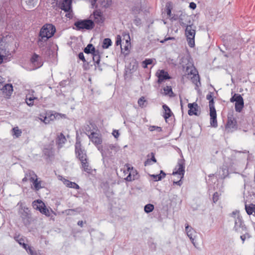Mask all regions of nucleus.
I'll return each mask as SVG.
<instances>
[{
    "instance_id": "nucleus-1",
    "label": "nucleus",
    "mask_w": 255,
    "mask_h": 255,
    "mask_svg": "<svg viewBox=\"0 0 255 255\" xmlns=\"http://www.w3.org/2000/svg\"><path fill=\"white\" fill-rule=\"evenodd\" d=\"M179 150L181 158L178 159L177 164L174 170L173 171L172 175H175L178 174L180 176V179L179 180L177 181H173V185H177L180 186L183 183L182 179L183 178L185 173V161L184 159L181 151L180 149Z\"/></svg>"
},
{
    "instance_id": "nucleus-2",
    "label": "nucleus",
    "mask_w": 255,
    "mask_h": 255,
    "mask_svg": "<svg viewBox=\"0 0 255 255\" xmlns=\"http://www.w3.org/2000/svg\"><path fill=\"white\" fill-rule=\"evenodd\" d=\"M74 25L76 27L75 29L78 31L84 29L89 30L95 27L94 22L89 18L78 20L74 22Z\"/></svg>"
},
{
    "instance_id": "nucleus-3",
    "label": "nucleus",
    "mask_w": 255,
    "mask_h": 255,
    "mask_svg": "<svg viewBox=\"0 0 255 255\" xmlns=\"http://www.w3.org/2000/svg\"><path fill=\"white\" fill-rule=\"evenodd\" d=\"M56 32V28L52 24L47 23L44 25L39 33V37L48 39L52 37Z\"/></svg>"
},
{
    "instance_id": "nucleus-4",
    "label": "nucleus",
    "mask_w": 255,
    "mask_h": 255,
    "mask_svg": "<svg viewBox=\"0 0 255 255\" xmlns=\"http://www.w3.org/2000/svg\"><path fill=\"white\" fill-rule=\"evenodd\" d=\"M185 34L189 46L193 48L195 46L196 26L194 24L187 26L185 28Z\"/></svg>"
},
{
    "instance_id": "nucleus-5",
    "label": "nucleus",
    "mask_w": 255,
    "mask_h": 255,
    "mask_svg": "<svg viewBox=\"0 0 255 255\" xmlns=\"http://www.w3.org/2000/svg\"><path fill=\"white\" fill-rule=\"evenodd\" d=\"M75 152L76 157H77L80 161L87 160V156L86 151L84 149L81 148V141L78 136L76 137V141L75 144Z\"/></svg>"
},
{
    "instance_id": "nucleus-6",
    "label": "nucleus",
    "mask_w": 255,
    "mask_h": 255,
    "mask_svg": "<svg viewBox=\"0 0 255 255\" xmlns=\"http://www.w3.org/2000/svg\"><path fill=\"white\" fill-rule=\"evenodd\" d=\"M231 103L235 102V109L236 112L240 113L244 107V99L241 95L239 94H234L230 100Z\"/></svg>"
},
{
    "instance_id": "nucleus-7",
    "label": "nucleus",
    "mask_w": 255,
    "mask_h": 255,
    "mask_svg": "<svg viewBox=\"0 0 255 255\" xmlns=\"http://www.w3.org/2000/svg\"><path fill=\"white\" fill-rule=\"evenodd\" d=\"M40 120L45 124H49L50 121L56 119H59L61 117V114L53 111L46 112L44 115H40Z\"/></svg>"
},
{
    "instance_id": "nucleus-8",
    "label": "nucleus",
    "mask_w": 255,
    "mask_h": 255,
    "mask_svg": "<svg viewBox=\"0 0 255 255\" xmlns=\"http://www.w3.org/2000/svg\"><path fill=\"white\" fill-rule=\"evenodd\" d=\"M234 230L237 233L243 234L244 232L247 231V227L245 224L241 216H238L235 220Z\"/></svg>"
},
{
    "instance_id": "nucleus-9",
    "label": "nucleus",
    "mask_w": 255,
    "mask_h": 255,
    "mask_svg": "<svg viewBox=\"0 0 255 255\" xmlns=\"http://www.w3.org/2000/svg\"><path fill=\"white\" fill-rule=\"evenodd\" d=\"M90 18H91V19H93V21L94 22L95 24H97L100 26H101L104 23L105 20L103 13L99 9L94 10L90 15Z\"/></svg>"
},
{
    "instance_id": "nucleus-10",
    "label": "nucleus",
    "mask_w": 255,
    "mask_h": 255,
    "mask_svg": "<svg viewBox=\"0 0 255 255\" xmlns=\"http://www.w3.org/2000/svg\"><path fill=\"white\" fill-rule=\"evenodd\" d=\"M18 213L22 219L23 224L25 226L29 225L30 222L31 213L28 208L26 207H21Z\"/></svg>"
},
{
    "instance_id": "nucleus-11",
    "label": "nucleus",
    "mask_w": 255,
    "mask_h": 255,
    "mask_svg": "<svg viewBox=\"0 0 255 255\" xmlns=\"http://www.w3.org/2000/svg\"><path fill=\"white\" fill-rule=\"evenodd\" d=\"M179 23L182 27H187L188 25H193V23L191 21V17L190 16L185 14L181 13L179 18Z\"/></svg>"
},
{
    "instance_id": "nucleus-12",
    "label": "nucleus",
    "mask_w": 255,
    "mask_h": 255,
    "mask_svg": "<svg viewBox=\"0 0 255 255\" xmlns=\"http://www.w3.org/2000/svg\"><path fill=\"white\" fill-rule=\"evenodd\" d=\"M156 76L158 78L157 82L159 84L162 83L164 81L171 78L168 72L164 70H161L157 71L156 73Z\"/></svg>"
},
{
    "instance_id": "nucleus-13",
    "label": "nucleus",
    "mask_w": 255,
    "mask_h": 255,
    "mask_svg": "<svg viewBox=\"0 0 255 255\" xmlns=\"http://www.w3.org/2000/svg\"><path fill=\"white\" fill-rule=\"evenodd\" d=\"M185 231L192 243L195 245L194 240L197 236V232L193 228L189 226L188 224L185 226Z\"/></svg>"
},
{
    "instance_id": "nucleus-14",
    "label": "nucleus",
    "mask_w": 255,
    "mask_h": 255,
    "mask_svg": "<svg viewBox=\"0 0 255 255\" xmlns=\"http://www.w3.org/2000/svg\"><path fill=\"white\" fill-rule=\"evenodd\" d=\"M89 138L96 145H100L102 142V139L99 134L94 131L91 132L90 134H88Z\"/></svg>"
},
{
    "instance_id": "nucleus-15",
    "label": "nucleus",
    "mask_w": 255,
    "mask_h": 255,
    "mask_svg": "<svg viewBox=\"0 0 255 255\" xmlns=\"http://www.w3.org/2000/svg\"><path fill=\"white\" fill-rule=\"evenodd\" d=\"M194 72H193V70H191L190 71V74L191 75H193V77L191 78V81L195 85L196 88L195 89H197L199 86H201V82L200 81V77L199 75L198 74L197 71L194 69Z\"/></svg>"
},
{
    "instance_id": "nucleus-16",
    "label": "nucleus",
    "mask_w": 255,
    "mask_h": 255,
    "mask_svg": "<svg viewBox=\"0 0 255 255\" xmlns=\"http://www.w3.org/2000/svg\"><path fill=\"white\" fill-rule=\"evenodd\" d=\"M210 125L212 127L217 128L218 123L217 120V114L216 109L210 110Z\"/></svg>"
},
{
    "instance_id": "nucleus-17",
    "label": "nucleus",
    "mask_w": 255,
    "mask_h": 255,
    "mask_svg": "<svg viewBox=\"0 0 255 255\" xmlns=\"http://www.w3.org/2000/svg\"><path fill=\"white\" fill-rule=\"evenodd\" d=\"M188 107L189 110L188 111V114L189 116H198L197 111H198V106L196 103H189L188 104Z\"/></svg>"
},
{
    "instance_id": "nucleus-18",
    "label": "nucleus",
    "mask_w": 255,
    "mask_h": 255,
    "mask_svg": "<svg viewBox=\"0 0 255 255\" xmlns=\"http://www.w3.org/2000/svg\"><path fill=\"white\" fill-rule=\"evenodd\" d=\"M29 174L30 175L32 174L34 176V177H30L29 180L31 182H33L35 190L36 191L39 190L42 188L41 186V181H38L37 178L34 179V177H37V175L34 173L33 171H30L29 172Z\"/></svg>"
},
{
    "instance_id": "nucleus-19",
    "label": "nucleus",
    "mask_w": 255,
    "mask_h": 255,
    "mask_svg": "<svg viewBox=\"0 0 255 255\" xmlns=\"http://www.w3.org/2000/svg\"><path fill=\"white\" fill-rule=\"evenodd\" d=\"M72 0H63L60 3V8L65 12H69L71 10V4Z\"/></svg>"
},
{
    "instance_id": "nucleus-20",
    "label": "nucleus",
    "mask_w": 255,
    "mask_h": 255,
    "mask_svg": "<svg viewBox=\"0 0 255 255\" xmlns=\"http://www.w3.org/2000/svg\"><path fill=\"white\" fill-rule=\"evenodd\" d=\"M237 128V121L233 117H228V121L226 125V129L228 130L230 128Z\"/></svg>"
},
{
    "instance_id": "nucleus-21",
    "label": "nucleus",
    "mask_w": 255,
    "mask_h": 255,
    "mask_svg": "<svg viewBox=\"0 0 255 255\" xmlns=\"http://www.w3.org/2000/svg\"><path fill=\"white\" fill-rule=\"evenodd\" d=\"M2 92L5 94L6 96L9 97L13 92V87L11 84H6L2 87L1 89Z\"/></svg>"
},
{
    "instance_id": "nucleus-22",
    "label": "nucleus",
    "mask_w": 255,
    "mask_h": 255,
    "mask_svg": "<svg viewBox=\"0 0 255 255\" xmlns=\"http://www.w3.org/2000/svg\"><path fill=\"white\" fill-rule=\"evenodd\" d=\"M229 175V171L227 166L223 165L220 168L218 171L219 178L223 179L227 177Z\"/></svg>"
},
{
    "instance_id": "nucleus-23",
    "label": "nucleus",
    "mask_w": 255,
    "mask_h": 255,
    "mask_svg": "<svg viewBox=\"0 0 255 255\" xmlns=\"http://www.w3.org/2000/svg\"><path fill=\"white\" fill-rule=\"evenodd\" d=\"M47 40L48 39H45V38H42V37H39L37 42V45L40 50L43 51L46 49Z\"/></svg>"
},
{
    "instance_id": "nucleus-24",
    "label": "nucleus",
    "mask_w": 255,
    "mask_h": 255,
    "mask_svg": "<svg viewBox=\"0 0 255 255\" xmlns=\"http://www.w3.org/2000/svg\"><path fill=\"white\" fill-rule=\"evenodd\" d=\"M66 141V139L62 133H60L56 139V143L58 145L59 148L62 147L63 144L65 143Z\"/></svg>"
},
{
    "instance_id": "nucleus-25",
    "label": "nucleus",
    "mask_w": 255,
    "mask_h": 255,
    "mask_svg": "<svg viewBox=\"0 0 255 255\" xmlns=\"http://www.w3.org/2000/svg\"><path fill=\"white\" fill-rule=\"evenodd\" d=\"M32 206L34 209L38 210L39 212L42 210V209L45 207V204L41 200L34 201L32 203Z\"/></svg>"
},
{
    "instance_id": "nucleus-26",
    "label": "nucleus",
    "mask_w": 255,
    "mask_h": 255,
    "mask_svg": "<svg viewBox=\"0 0 255 255\" xmlns=\"http://www.w3.org/2000/svg\"><path fill=\"white\" fill-rule=\"evenodd\" d=\"M63 182L68 187L76 189H79L80 188L79 186L77 183L75 182H71L69 180L64 178Z\"/></svg>"
},
{
    "instance_id": "nucleus-27",
    "label": "nucleus",
    "mask_w": 255,
    "mask_h": 255,
    "mask_svg": "<svg viewBox=\"0 0 255 255\" xmlns=\"http://www.w3.org/2000/svg\"><path fill=\"white\" fill-rule=\"evenodd\" d=\"M162 108L164 111V114L163 115V117L165 120L170 118L172 115H173L170 109L169 108L168 106L165 104H164L162 106Z\"/></svg>"
},
{
    "instance_id": "nucleus-28",
    "label": "nucleus",
    "mask_w": 255,
    "mask_h": 255,
    "mask_svg": "<svg viewBox=\"0 0 255 255\" xmlns=\"http://www.w3.org/2000/svg\"><path fill=\"white\" fill-rule=\"evenodd\" d=\"M213 94V93L212 92H210L206 96V99L209 101V106L210 110L215 109Z\"/></svg>"
},
{
    "instance_id": "nucleus-29",
    "label": "nucleus",
    "mask_w": 255,
    "mask_h": 255,
    "mask_svg": "<svg viewBox=\"0 0 255 255\" xmlns=\"http://www.w3.org/2000/svg\"><path fill=\"white\" fill-rule=\"evenodd\" d=\"M101 54L102 53H101L99 50H97L94 53L92 54L94 63H96L98 65H99V63L101 61Z\"/></svg>"
},
{
    "instance_id": "nucleus-30",
    "label": "nucleus",
    "mask_w": 255,
    "mask_h": 255,
    "mask_svg": "<svg viewBox=\"0 0 255 255\" xmlns=\"http://www.w3.org/2000/svg\"><path fill=\"white\" fill-rule=\"evenodd\" d=\"M97 50L95 47L91 43L88 44L86 47L84 49V52L86 54H93Z\"/></svg>"
},
{
    "instance_id": "nucleus-31",
    "label": "nucleus",
    "mask_w": 255,
    "mask_h": 255,
    "mask_svg": "<svg viewBox=\"0 0 255 255\" xmlns=\"http://www.w3.org/2000/svg\"><path fill=\"white\" fill-rule=\"evenodd\" d=\"M141 11V7L136 5L132 6L130 9L131 13L133 16H138V14H139Z\"/></svg>"
},
{
    "instance_id": "nucleus-32",
    "label": "nucleus",
    "mask_w": 255,
    "mask_h": 255,
    "mask_svg": "<svg viewBox=\"0 0 255 255\" xmlns=\"http://www.w3.org/2000/svg\"><path fill=\"white\" fill-rule=\"evenodd\" d=\"M154 153L153 152H151V158H148L144 162V165L145 166L151 165L152 163H151V161H152L154 163L156 162V159L155 158Z\"/></svg>"
},
{
    "instance_id": "nucleus-33",
    "label": "nucleus",
    "mask_w": 255,
    "mask_h": 255,
    "mask_svg": "<svg viewBox=\"0 0 255 255\" xmlns=\"http://www.w3.org/2000/svg\"><path fill=\"white\" fill-rule=\"evenodd\" d=\"M245 209L248 215H250L252 214L253 212H254L255 214V205L252 204L251 205L248 206L246 204Z\"/></svg>"
},
{
    "instance_id": "nucleus-34",
    "label": "nucleus",
    "mask_w": 255,
    "mask_h": 255,
    "mask_svg": "<svg viewBox=\"0 0 255 255\" xmlns=\"http://www.w3.org/2000/svg\"><path fill=\"white\" fill-rule=\"evenodd\" d=\"M112 44V41L109 38H106L103 40L102 47L104 49H108Z\"/></svg>"
},
{
    "instance_id": "nucleus-35",
    "label": "nucleus",
    "mask_w": 255,
    "mask_h": 255,
    "mask_svg": "<svg viewBox=\"0 0 255 255\" xmlns=\"http://www.w3.org/2000/svg\"><path fill=\"white\" fill-rule=\"evenodd\" d=\"M81 162L82 164V167L83 168L84 170L88 173H90L91 172V168L89 167L87 160H81Z\"/></svg>"
},
{
    "instance_id": "nucleus-36",
    "label": "nucleus",
    "mask_w": 255,
    "mask_h": 255,
    "mask_svg": "<svg viewBox=\"0 0 255 255\" xmlns=\"http://www.w3.org/2000/svg\"><path fill=\"white\" fill-rule=\"evenodd\" d=\"M165 95H169L170 97H173L174 93L172 91V87L170 86H166L163 88Z\"/></svg>"
},
{
    "instance_id": "nucleus-37",
    "label": "nucleus",
    "mask_w": 255,
    "mask_h": 255,
    "mask_svg": "<svg viewBox=\"0 0 255 255\" xmlns=\"http://www.w3.org/2000/svg\"><path fill=\"white\" fill-rule=\"evenodd\" d=\"M43 153L48 158H50L53 155V151L51 148H44L43 149Z\"/></svg>"
},
{
    "instance_id": "nucleus-38",
    "label": "nucleus",
    "mask_w": 255,
    "mask_h": 255,
    "mask_svg": "<svg viewBox=\"0 0 255 255\" xmlns=\"http://www.w3.org/2000/svg\"><path fill=\"white\" fill-rule=\"evenodd\" d=\"M154 206L152 204H147L144 206V211L146 213H149L153 211Z\"/></svg>"
},
{
    "instance_id": "nucleus-39",
    "label": "nucleus",
    "mask_w": 255,
    "mask_h": 255,
    "mask_svg": "<svg viewBox=\"0 0 255 255\" xmlns=\"http://www.w3.org/2000/svg\"><path fill=\"white\" fill-rule=\"evenodd\" d=\"M24 1L29 8H32L35 6L37 3V0H21Z\"/></svg>"
},
{
    "instance_id": "nucleus-40",
    "label": "nucleus",
    "mask_w": 255,
    "mask_h": 255,
    "mask_svg": "<svg viewBox=\"0 0 255 255\" xmlns=\"http://www.w3.org/2000/svg\"><path fill=\"white\" fill-rule=\"evenodd\" d=\"M26 252L28 254H30V255H41L40 251H34L33 248L30 246L27 249V251Z\"/></svg>"
},
{
    "instance_id": "nucleus-41",
    "label": "nucleus",
    "mask_w": 255,
    "mask_h": 255,
    "mask_svg": "<svg viewBox=\"0 0 255 255\" xmlns=\"http://www.w3.org/2000/svg\"><path fill=\"white\" fill-rule=\"evenodd\" d=\"M17 243L20 245H21L22 248L26 250V251H27V249L29 248L30 246L24 243V240L23 238H20Z\"/></svg>"
},
{
    "instance_id": "nucleus-42",
    "label": "nucleus",
    "mask_w": 255,
    "mask_h": 255,
    "mask_svg": "<svg viewBox=\"0 0 255 255\" xmlns=\"http://www.w3.org/2000/svg\"><path fill=\"white\" fill-rule=\"evenodd\" d=\"M40 58L38 55L34 53L30 59V61L34 65H36V61H38Z\"/></svg>"
},
{
    "instance_id": "nucleus-43",
    "label": "nucleus",
    "mask_w": 255,
    "mask_h": 255,
    "mask_svg": "<svg viewBox=\"0 0 255 255\" xmlns=\"http://www.w3.org/2000/svg\"><path fill=\"white\" fill-rule=\"evenodd\" d=\"M109 148L113 151L114 153H116L120 150V147L117 144H110L109 145Z\"/></svg>"
},
{
    "instance_id": "nucleus-44",
    "label": "nucleus",
    "mask_w": 255,
    "mask_h": 255,
    "mask_svg": "<svg viewBox=\"0 0 255 255\" xmlns=\"http://www.w3.org/2000/svg\"><path fill=\"white\" fill-rule=\"evenodd\" d=\"M134 63L135 64V65H133L132 66V68H130V67L129 68V69H128V68H127V69L126 70V74L128 72H129V73H133L136 70V68H137V64L136 63V61H135ZM130 66H131V63H130Z\"/></svg>"
},
{
    "instance_id": "nucleus-45",
    "label": "nucleus",
    "mask_w": 255,
    "mask_h": 255,
    "mask_svg": "<svg viewBox=\"0 0 255 255\" xmlns=\"http://www.w3.org/2000/svg\"><path fill=\"white\" fill-rule=\"evenodd\" d=\"M149 175L154 181H158L162 179L160 174H149Z\"/></svg>"
},
{
    "instance_id": "nucleus-46",
    "label": "nucleus",
    "mask_w": 255,
    "mask_h": 255,
    "mask_svg": "<svg viewBox=\"0 0 255 255\" xmlns=\"http://www.w3.org/2000/svg\"><path fill=\"white\" fill-rule=\"evenodd\" d=\"M36 98L34 97H30L26 98V103L27 104V105L29 106H31L33 105V101L34 100L36 99Z\"/></svg>"
},
{
    "instance_id": "nucleus-47",
    "label": "nucleus",
    "mask_w": 255,
    "mask_h": 255,
    "mask_svg": "<svg viewBox=\"0 0 255 255\" xmlns=\"http://www.w3.org/2000/svg\"><path fill=\"white\" fill-rule=\"evenodd\" d=\"M148 129L150 131L156 130L158 132H160L162 131V128L161 127L156 126H150Z\"/></svg>"
},
{
    "instance_id": "nucleus-48",
    "label": "nucleus",
    "mask_w": 255,
    "mask_h": 255,
    "mask_svg": "<svg viewBox=\"0 0 255 255\" xmlns=\"http://www.w3.org/2000/svg\"><path fill=\"white\" fill-rule=\"evenodd\" d=\"M13 132L14 133V135H15L16 137H18L21 135L22 133L21 130L19 129L18 127H15L12 128Z\"/></svg>"
},
{
    "instance_id": "nucleus-49",
    "label": "nucleus",
    "mask_w": 255,
    "mask_h": 255,
    "mask_svg": "<svg viewBox=\"0 0 255 255\" xmlns=\"http://www.w3.org/2000/svg\"><path fill=\"white\" fill-rule=\"evenodd\" d=\"M133 23L136 26H139L141 23V19L138 16H134Z\"/></svg>"
},
{
    "instance_id": "nucleus-50",
    "label": "nucleus",
    "mask_w": 255,
    "mask_h": 255,
    "mask_svg": "<svg viewBox=\"0 0 255 255\" xmlns=\"http://www.w3.org/2000/svg\"><path fill=\"white\" fill-rule=\"evenodd\" d=\"M102 4L106 7H108L109 5H111V3H112V0H103L102 1Z\"/></svg>"
},
{
    "instance_id": "nucleus-51",
    "label": "nucleus",
    "mask_w": 255,
    "mask_h": 255,
    "mask_svg": "<svg viewBox=\"0 0 255 255\" xmlns=\"http://www.w3.org/2000/svg\"><path fill=\"white\" fill-rule=\"evenodd\" d=\"M230 216L231 217L234 218V221H235V219H236L238 216H241V215H240L239 211L236 210V211H233L231 213H230Z\"/></svg>"
},
{
    "instance_id": "nucleus-52",
    "label": "nucleus",
    "mask_w": 255,
    "mask_h": 255,
    "mask_svg": "<svg viewBox=\"0 0 255 255\" xmlns=\"http://www.w3.org/2000/svg\"><path fill=\"white\" fill-rule=\"evenodd\" d=\"M41 213L46 215V216H49L50 215V212L49 210L45 207L43 208L41 211L40 212Z\"/></svg>"
},
{
    "instance_id": "nucleus-53",
    "label": "nucleus",
    "mask_w": 255,
    "mask_h": 255,
    "mask_svg": "<svg viewBox=\"0 0 255 255\" xmlns=\"http://www.w3.org/2000/svg\"><path fill=\"white\" fill-rule=\"evenodd\" d=\"M219 194L217 192H216L214 193L212 199L214 203H216L219 200Z\"/></svg>"
},
{
    "instance_id": "nucleus-54",
    "label": "nucleus",
    "mask_w": 255,
    "mask_h": 255,
    "mask_svg": "<svg viewBox=\"0 0 255 255\" xmlns=\"http://www.w3.org/2000/svg\"><path fill=\"white\" fill-rule=\"evenodd\" d=\"M146 102L145 100L143 97L140 98L138 100V104L140 107H143L144 105V103Z\"/></svg>"
},
{
    "instance_id": "nucleus-55",
    "label": "nucleus",
    "mask_w": 255,
    "mask_h": 255,
    "mask_svg": "<svg viewBox=\"0 0 255 255\" xmlns=\"http://www.w3.org/2000/svg\"><path fill=\"white\" fill-rule=\"evenodd\" d=\"M122 39L120 35H118L116 37V45H120L121 46Z\"/></svg>"
},
{
    "instance_id": "nucleus-56",
    "label": "nucleus",
    "mask_w": 255,
    "mask_h": 255,
    "mask_svg": "<svg viewBox=\"0 0 255 255\" xmlns=\"http://www.w3.org/2000/svg\"><path fill=\"white\" fill-rule=\"evenodd\" d=\"M78 56L79 59L82 60L84 63L86 62V60L83 52H80Z\"/></svg>"
},
{
    "instance_id": "nucleus-57",
    "label": "nucleus",
    "mask_w": 255,
    "mask_h": 255,
    "mask_svg": "<svg viewBox=\"0 0 255 255\" xmlns=\"http://www.w3.org/2000/svg\"><path fill=\"white\" fill-rule=\"evenodd\" d=\"M43 65V62H42L41 61V58H39V60L38 61H36V65H35L36 66V68H40V67H41Z\"/></svg>"
},
{
    "instance_id": "nucleus-58",
    "label": "nucleus",
    "mask_w": 255,
    "mask_h": 255,
    "mask_svg": "<svg viewBox=\"0 0 255 255\" xmlns=\"http://www.w3.org/2000/svg\"><path fill=\"white\" fill-rule=\"evenodd\" d=\"M125 180L128 181H131L134 180V177H132L130 172L129 174L127 176V177L125 178Z\"/></svg>"
},
{
    "instance_id": "nucleus-59",
    "label": "nucleus",
    "mask_w": 255,
    "mask_h": 255,
    "mask_svg": "<svg viewBox=\"0 0 255 255\" xmlns=\"http://www.w3.org/2000/svg\"><path fill=\"white\" fill-rule=\"evenodd\" d=\"M85 130L86 131V134L88 135V134H90L91 133V132H92L93 131H92V130L91 129V128L89 126L87 125L86 127H85Z\"/></svg>"
},
{
    "instance_id": "nucleus-60",
    "label": "nucleus",
    "mask_w": 255,
    "mask_h": 255,
    "mask_svg": "<svg viewBox=\"0 0 255 255\" xmlns=\"http://www.w3.org/2000/svg\"><path fill=\"white\" fill-rule=\"evenodd\" d=\"M189 7H190V8H191V9H195L196 8V4L194 2H191L190 3H189Z\"/></svg>"
},
{
    "instance_id": "nucleus-61",
    "label": "nucleus",
    "mask_w": 255,
    "mask_h": 255,
    "mask_svg": "<svg viewBox=\"0 0 255 255\" xmlns=\"http://www.w3.org/2000/svg\"><path fill=\"white\" fill-rule=\"evenodd\" d=\"M112 134L115 138H117L119 136L120 133L118 130L115 129L113 130Z\"/></svg>"
},
{
    "instance_id": "nucleus-62",
    "label": "nucleus",
    "mask_w": 255,
    "mask_h": 255,
    "mask_svg": "<svg viewBox=\"0 0 255 255\" xmlns=\"http://www.w3.org/2000/svg\"><path fill=\"white\" fill-rule=\"evenodd\" d=\"M143 61L144 62H145V63L148 65H150L152 63L153 60L152 59L148 58V59H145Z\"/></svg>"
},
{
    "instance_id": "nucleus-63",
    "label": "nucleus",
    "mask_w": 255,
    "mask_h": 255,
    "mask_svg": "<svg viewBox=\"0 0 255 255\" xmlns=\"http://www.w3.org/2000/svg\"><path fill=\"white\" fill-rule=\"evenodd\" d=\"M166 12L167 14L169 16H171V8H170L169 6H166Z\"/></svg>"
},
{
    "instance_id": "nucleus-64",
    "label": "nucleus",
    "mask_w": 255,
    "mask_h": 255,
    "mask_svg": "<svg viewBox=\"0 0 255 255\" xmlns=\"http://www.w3.org/2000/svg\"><path fill=\"white\" fill-rule=\"evenodd\" d=\"M245 234H243V235L246 237V238H250L251 237V236L250 235V233L248 232V230H247V231L244 232Z\"/></svg>"
}]
</instances>
